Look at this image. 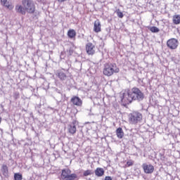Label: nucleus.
I'll use <instances>...</instances> for the list:
<instances>
[{"label":"nucleus","mask_w":180,"mask_h":180,"mask_svg":"<svg viewBox=\"0 0 180 180\" xmlns=\"http://www.w3.org/2000/svg\"><path fill=\"white\" fill-rule=\"evenodd\" d=\"M68 56H71L72 54H74V50L72 49H70L68 51Z\"/></svg>","instance_id":"nucleus-24"},{"label":"nucleus","mask_w":180,"mask_h":180,"mask_svg":"<svg viewBox=\"0 0 180 180\" xmlns=\"http://www.w3.org/2000/svg\"><path fill=\"white\" fill-rule=\"evenodd\" d=\"M179 45V42L178 41V39L175 38L169 39L167 41V46L170 50H176V49H178Z\"/></svg>","instance_id":"nucleus-6"},{"label":"nucleus","mask_w":180,"mask_h":180,"mask_svg":"<svg viewBox=\"0 0 180 180\" xmlns=\"http://www.w3.org/2000/svg\"><path fill=\"white\" fill-rule=\"evenodd\" d=\"M144 99V93L138 87H133L128 89L126 93H124L122 98V103L125 105H129L133 101H138L139 102Z\"/></svg>","instance_id":"nucleus-1"},{"label":"nucleus","mask_w":180,"mask_h":180,"mask_svg":"<svg viewBox=\"0 0 180 180\" xmlns=\"http://www.w3.org/2000/svg\"><path fill=\"white\" fill-rule=\"evenodd\" d=\"M149 30L150 32H152V33H158V32H160V29H158V27L153 26V27H150L149 28Z\"/></svg>","instance_id":"nucleus-21"},{"label":"nucleus","mask_w":180,"mask_h":180,"mask_svg":"<svg viewBox=\"0 0 180 180\" xmlns=\"http://www.w3.org/2000/svg\"><path fill=\"white\" fill-rule=\"evenodd\" d=\"M1 4L3 6L6 8L7 9H9V11H12V9H13L14 8L12 4H10L8 0H1Z\"/></svg>","instance_id":"nucleus-13"},{"label":"nucleus","mask_w":180,"mask_h":180,"mask_svg":"<svg viewBox=\"0 0 180 180\" xmlns=\"http://www.w3.org/2000/svg\"><path fill=\"white\" fill-rule=\"evenodd\" d=\"M56 75L60 81H65L67 79V75L63 70H58Z\"/></svg>","instance_id":"nucleus-12"},{"label":"nucleus","mask_w":180,"mask_h":180,"mask_svg":"<svg viewBox=\"0 0 180 180\" xmlns=\"http://www.w3.org/2000/svg\"><path fill=\"white\" fill-rule=\"evenodd\" d=\"M116 13H117V16H118V18H120V19L123 18V17L124 16L123 15V13L120 11V9L117 10Z\"/></svg>","instance_id":"nucleus-23"},{"label":"nucleus","mask_w":180,"mask_h":180,"mask_svg":"<svg viewBox=\"0 0 180 180\" xmlns=\"http://www.w3.org/2000/svg\"><path fill=\"white\" fill-rule=\"evenodd\" d=\"M70 102L75 105V106H82V100H81V98L77 96H72V98L70 99Z\"/></svg>","instance_id":"nucleus-10"},{"label":"nucleus","mask_w":180,"mask_h":180,"mask_svg":"<svg viewBox=\"0 0 180 180\" xmlns=\"http://www.w3.org/2000/svg\"><path fill=\"white\" fill-rule=\"evenodd\" d=\"M68 37H69V39H75V37H77V32L75 30L70 29L68 31Z\"/></svg>","instance_id":"nucleus-15"},{"label":"nucleus","mask_w":180,"mask_h":180,"mask_svg":"<svg viewBox=\"0 0 180 180\" xmlns=\"http://www.w3.org/2000/svg\"><path fill=\"white\" fill-rule=\"evenodd\" d=\"M104 180H112V177L110 176H106L104 179Z\"/></svg>","instance_id":"nucleus-26"},{"label":"nucleus","mask_w":180,"mask_h":180,"mask_svg":"<svg viewBox=\"0 0 180 180\" xmlns=\"http://www.w3.org/2000/svg\"><path fill=\"white\" fill-rule=\"evenodd\" d=\"M14 98L15 99H19V93H15Z\"/></svg>","instance_id":"nucleus-25"},{"label":"nucleus","mask_w":180,"mask_h":180,"mask_svg":"<svg viewBox=\"0 0 180 180\" xmlns=\"http://www.w3.org/2000/svg\"><path fill=\"white\" fill-rule=\"evenodd\" d=\"M22 5L15 6V12L20 13V15H26L27 13H34L36 12V6H34V2L33 0H22Z\"/></svg>","instance_id":"nucleus-2"},{"label":"nucleus","mask_w":180,"mask_h":180,"mask_svg":"<svg viewBox=\"0 0 180 180\" xmlns=\"http://www.w3.org/2000/svg\"><path fill=\"white\" fill-rule=\"evenodd\" d=\"M63 180H75L78 178L77 174H71L70 169H63L60 175Z\"/></svg>","instance_id":"nucleus-5"},{"label":"nucleus","mask_w":180,"mask_h":180,"mask_svg":"<svg viewBox=\"0 0 180 180\" xmlns=\"http://www.w3.org/2000/svg\"><path fill=\"white\" fill-rule=\"evenodd\" d=\"M1 122H2V117H0V124H1Z\"/></svg>","instance_id":"nucleus-27"},{"label":"nucleus","mask_w":180,"mask_h":180,"mask_svg":"<svg viewBox=\"0 0 180 180\" xmlns=\"http://www.w3.org/2000/svg\"><path fill=\"white\" fill-rule=\"evenodd\" d=\"M23 179V176L20 173L14 174V180H22Z\"/></svg>","instance_id":"nucleus-20"},{"label":"nucleus","mask_w":180,"mask_h":180,"mask_svg":"<svg viewBox=\"0 0 180 180\" xmlns=\"http://www.w3.org/2000/svg\"><path fill=\"white\" fill-rule=\"evenodd\" d=\"M142 168L145 174H153L155 170L154 166L151 164L143 163Z\"/></svg>","instance_id":"nucleus-8"},{"label":"nucleus","mask_w":180,"mask_h":180,"mask_svg":"<svg viewBox=\"0 0 180 180\" xmlns=\"http://www.w3.org/2000/svg\"><path fill=\"white\" fill-rule=\"evenodd\" d=\"M143 115L137 111H134L129 115V122L130 124H137L139 122L142 120Z\"/></svg>","instance_id":"nucleus-4"},{"label":"nucleus","mask_w":180,"mask_h":180,"mask_svg":"<svg viewBox=\"0 0 180 180\" xmlns=\"http://www.w3.org/2000/svg\"><path fill=\"white\" fill-rule=\"evenodd\" d=\"M94 174L96 176H103L105 175V169H103V168L101 167H97L94 171Z\"/></svg>","instance_id":"nucleus-14"},{"label":"nucleus","mask_w":180,"mask_h":180,"mask_svg":"<svg viewBox=\"0 0 180 180\" xmlns=\"http://www.w3.org/2000/svg\"><path fill=\"white\" fill-rule=\"evenodd\" d=\"M119 72H120V68L116 63L108 62L103 65V75L105 77H112V75L119 74Z\"/></svg>","instance_id":"nucleus-3"},{"label":"nucleus","mask_w":180,"mask_h":180,"mask_svg":"<svg viewBox=\"0 0 180 180\" xmlns=\"http://www.w3.org/2000/svg\"><path fill=\"white\" fill-rule=\"evenodd\" d=\"M172 22H173L174 25H179L180 24V15H173Z\"/></svg>","instance_id":"nucleus-18"},{"label":"nucleus","mask_w":180,"mask_h":180,"mask_svg":"<svg viewBox=\"0 0 180 180\" xmlns=\"http://www.w3.org/2000/svg\"><path fill=\"white\" fill-rule=\"evenodd\" d=\"M91 175H94V171L92 169H86L83 172V176H90Z\"/></svg>","instance_id":"nucleus-19"},{"label":"nucleus","mask_w":180,"mask_h":180,"mask_svg":"<svg viewBox=\"0 0 180 180\" xmlns=\"http://www.w3.org/2000/svg\"><path fill=\"white\" fill-rule=\"evenodd\" d=\"M134 165V161L129 160L127 162V164L125 165V168H129V167H133Z\"/></svg>","instance_id":"nucleus-22"},{"label":"nucleus","mask_w":180,"mask_h":180,"mask_svg":"<svg viewBox=\"0 0 180 180\" xmlns=\"http://www.w3.org/2000/svg\"><path fill=\"white\" fill-rule=\"evenodd\" d=\"M94 32H95V33L102 32V25H101V21L98 19L94 21Z\"/></svg>","instance_id":"nucleus-11"},{"label":"nucleus","mask_w":180,"mask_h":180,"mask_svg":"<svg viewBox=\"0 0 180 180\" xmlns=\"http://www.w3.org/2000/svg\"><path fill=\"white\" fill-rule=\"evenodd\" d=\"M115 133L118 139H123V137H124V132L123 131V129H122V127L117 128Z\"/></svg>","instance_id":"nucleus-16"},{"label":"nucleus","mask_w":180,"mask_h":180,"mask_svg":"<svg viewBox=\"0 0 180 180\" xmlns=\"http://www.w3.org/2000/svg\"><path fill=\"white\" fill-rule=\"evenodd\" d=\"M86 51L89 56H94L95 54V45L89 42L86 44Z\"/></svg>","instance_id":"nucleus-9"},{"label":"nucleus","mask_w":180,"mask_h":180,"mask_svg":"<svg viewBox=\"0 0 180 180\" xmlns=\"http://www.w3.org/2000/svg\"><path fill=\"white\" fill-rule=\"evenodd\" d=\"M1 172L4 176H8V174H9V169H8V166L6 165H2Z\"/></svg>","instance_id":"nucleus-17"},{"label":"nucleus","mask_w":180,"mask_h":180,"mask_svg":"<svg viewBox=\"0 0 180 180\" xmlns=\"http://www.w3.org/2000/svg\"><path fill=\"white\" fill-rule=\"evenodd\" d=\"M77 124H78V121L74 120L71 124L68 125V130L70 134L74 136L77 133Z\"/></svg>","instance_id":"nucleus-7"}]
</instances>
